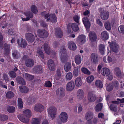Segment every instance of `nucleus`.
<instances>
[{
    "instance_id": "nucleus-3",
    "label": "nucleus",
    "mask_w": 124,
    "mask_h": 124,
    "mask_svg": "<svg viewBox=\"0 0 124 124\" xmlns=\"http://www.w3.org/2000/svg\"><path fill=\"white\" fill-rule=\"evenodd\" d=\"M57 109L56 108L53 107H49L47 109V112L48 115H49L52 119L55 117Z\"/></svg>"
},
{
    "instance_id": "nucleus-13",
    "label": "nucleus",
    "mask_w": 124,
    "mask_h": 124,
    "mask_svg": "<svg viewBox=\"0 0 124 124\" xmlns=\"http://www.w3.org/2000/svg\"><path fill=\"white\" fill-rule=\"evenodd\" d=\"M33 109L35 111L40 112L44 110V107L42 105L37 104L34 106Z\"/></svg>"
},
{
    "instance_id": "nucleus-31",
    "label": "nucleus",
    "mask_w": 124,
    "mask_h": 124,
    "mask_svg": "<svg viewBox=\"0 0 124 124\" xmlns=\"http://www.w3.org/2000/svg\"><path fill=\"white\" fill-rule=\"evenodd\" d=\"M95 85L97 87L99 88H101L103 87L102 82L100 80H97L96 81Z\"/></svg>"
},
{
    "instance_id": "nucleus-2",
    "label": "nucleus",
    "mask_w": 124,
    "mask_h": 124,
    "mask_svg": "<svg viewBox=\"0 0 124 124\" xmlns=\"http://www.w3.org/2000/svg\"><path fill=\"white\" fill-rule=\"evenodd\" d=\"M99 10L100 16L102 20H106L108 19L109 16V13L108 11L104 10L102 8H100Z\"/></svg>"
},
{
    "instance_id": "nucleus-47",
    "label": "nucleus",
    "mask_w": 124,
    "mask_h": 124,
    "mask_svg": "<svg viewBox=\"0 0 124 124\" xmlns=\"http://www.w3.org/2000/svg\"><path fill=\"white\" fill-rule=\"evenodd\" d=\"M7 110L9 113H13L15 110V108L13 106H9L8 107Z\"/></svg>"
},
{
    "instance_id": "nucleus-21",
    "label": "nucleus",
    "mask_w": 124,
    "mask_h": 124,
    "mask_svg": "<svg viewBox=\"0 0 124 124\" xmlns=\"http://www.w3.org/2000/svg\"><path fill=\"white\" fill-rule=\"evenodd\" d=\"M48 65L49 69L50 70H53L54 69L55 66L52 60H50L48 61Z\"/></svg>"
},
{
    "instance_id": "nucleus-5",
    "label": "nucleus",
    "mask_w": 124,
    "mask_h": 124,
    "mask_svg": "<svg viewBox=\"0 0 124 124\" xmlns=\"http://www.w3.org/2000/svg\"><path fill=\"white\" fill-rule=\"evenodd\" d=\"M110 47L112 51L114 52L117 53L119 50V46L113 41H112L110 43Z\"/></svg>"
},
{
    "instance_id": "nucleus-9",
    "label": "nucleus",
    "mask_w": 124,
    "mask_h": 124,
    "mask_svg": "<svg viewBox=\"0 0 124 124\" xmlns=\"http://www.w3.org/2000/svg\"><path fill=\"white\" fill-rule=\"evenodd\" d=\"M90 58L92 62L95 64L98 62L99 58L97 54L95 53H92L90 56Z\"/></svg>"
},
{
    "instance_id": "nucleus-42",
    "label": "nucleus",
    "mask_w": 124,
    "mask_h": 124,
    "mask_svg": "<svg viewBox=\"0 0 124 124\" xmlns=\"http://www.w3.org/2000/svg\"><path fill=\"white\" fill-rule=\"evenodd\" d=\"M81 70L82 72L85 74L89 75L91 74L90 72L86 68H82Z\"/></svg>"
},
{
    "instance_id": "nucleus-41",
    "label": "nucleus",
    "mask_w": 124,
    "mask_h": 124,
    "mask_svg": "<svg viewBox=\"0 0 124 124\" xmlns=\"http://www.w3.org/2000/svg\"><path fill=\"white\" fill-rule=\"evenodd\" d=\"M18 106L19 108H21L23 107V102L22 100L20 98H18Z\"/></svg>"
},
{
    "instance_id": "nucleus-14",
    "label": "nucleus",
    "mask_w": 124,
    "mask_h": 124,
    "mask_svg": "<svg viewBox=\"0 0 124 124\" xmlns=\"http://www.w3.org/2000/svg\"><path fill=\"white\" fill-rule=\"evenodd\" d=\"M88 99L90 102H92L95 101L96 99V97L93 92H90L88 95Z\"/></svg>"
},
{
    "instance_id": "nucleus-43",
    "label": "nucleus",
    "mask_w": 124,
    "mask_h": 124,
    "mask_svg": "<svg viewBox=\"0 0 124 124\" xmlns=\"http://www.w3.org/2000/svg\"><path fill=\"white\" fill-rule=\"evenodd\" d=\"M78 94L79 99H82L83 98L84 95V92L83 90L81 89H79L78 91Z\"/></svg>"
},
{
    "instance_id": "nucleus-57",
    "label": "nucleus",
    "mask_w": 124,
    "mask_h": 124,
    "mask_svg": "<svg viewBox=\"0 0 124 124\" xmlns=\"http://www.w3.org/2000/svg\"><path fill=\"white\" fill-rule=\"evenodd\" d=\"M10 76L12 78H15L16 76V73L13 71H10L9 74Z\"/></svg>"
},
{
    "instance_id": "nucleus-28",
    "label": "nucleus",
    "mask_w": 124,
    "mask_h": 124,
    "mask_svg": "<svg viewBox=\"0 0 124 124\" xmlns=\"http://www.w3.org/2000/svg\"><path fill=\"white\" fill-rule=\"evenodd\" d=\"M19 90L21 92L23 93H26L29 91L28 89L25 86H21L19 87Z\"/></svg>"
},
{
    "instance_id": "nucleus-26",
    "label": "nucleus",
    "mask_w": 124,
    "mask_h": 124,
    "mask_svg": "<svg viewBox=\"0 0 124 124\" xmlns=\"http://www.w3.org/2000/svg\"><path fill=\"white\" fill-rule=\"evenodd\" d=\"M33 70L36 73H40L42 71V67L40 66H35L33 68Z\"/></svg>"
},
{
    "instance_id": "nucleus-4",
    "label": "nucleus",
    "mask_w": 124,
    "mask_h": 124,
    "mask_svg": "<svg viewBox=\"0 0 124 124\" xmlns=\"http://www.w3.org/2000/svg\"><path fill=\"white\" fill-rule=\"evenodd\" d=\"M59 55L61 60L63 61L66 58V50L64 46L61 47L60 50Z\"/></svg>"
},
{
    "instance_id": "nucleus-18",
    "label": "nucleus",
    "mask_w": 124,
    "mask_h": 124,
    "mask_svg": "<svg viewBox=\"0 0 124 124\" xmlns=\"http://www.w3.org/2000/svg\"><path fill=\"white\" fill-rule=\"evenodd\" d=\"M68 46L69 48L71 50H74L77 48V46L76 44L72 41L69 42Z\"/></svg>"
},
{
    "instance_id": "nucleus-32",
    "label": "nucleus",
    "mask_w": 124,
    "mask_h": 124,
    "mask_svg": "<svg viewBox=\"0 0 124 124\" xmlns=\"http://www.w3.org/2000/svg\"><path fill=\"white\" fill-rule=\"evenodd\" d=\"M41 48L38 49L36 55L37 56L43 58H44V55L43 53L41 50Z\"/></svg>"
},
{
    "instance_id": "nucleus-10",
    "label": "nucleus",
    "mask_w": 124,
    "mask_h": 124,
    "mask_svg": "<svg viewBox=\"0 0 124 124\" xmlns=\"http://www.w3.org/2000/svg\"><path fill=\"white\" fill-rule=\"evenodd\" d=\"M75 85L74 82L72 81L68 82L67 84L66 89L68 91H72L74 88Z\"/></svg>"
},
{
    "instance_id": "nucleus-39",
    "label": "nucleus",
    "mask_w": 124,
    "mask_h": 124,
    "mask_svg": "<svg viewBox=\"0 0 124 124\" xmlns=\"http://www.w3.org/2000/svg\"><path fill=\"white\" fill-rule=\"evenodd\" d=\"M31 123L32 124H39L40 120L36 118H33L31 121Z\"/></svg>"
},
{
    "instance_id": "nucleus-62",
    "label": "nucleus",
    "mask_w": 124,
    "mask_h": 124,
    "mask_svg": "<svg viewBox=\"0 0 124 124\" xmlns=\"http://www.w3.org/2000/svg\"><path fill=\"white\" fill-rule=\"evenodd\" d=\"M106 76L107 77V78L110 80H111L113 79V76L110 73L107 76Z\"/></svg>"
},
{
    "instance_id": "nucleus-40",
    "label": "nucleus",
    "mask_w": 124,
    "mask_h": 124,
    "mask_svg": "<svg viewBox=\"0 0 124 124\" xmlns=\"http://www.w3.org/2000/svg\"><path fill=\"white\" fill-rule=\"evenodd\" d=\"M14 96L13 93L11 91L8 92L6 94V97L8 98H10L13 97Z\"/></svg>"
},
{
    "instance_id": "nucleus-58",
    "label": "nucleus",
    "mask_w": 124,
    "mask_h": 124,
    "mask_svg": "<svg viewBox=\"0 0 124 124\" xmlns=\"http://www.w3.org/2000/svg\"><path fill=\"white\" fill-rule=\"evenodd\" d=\"M12 55L14 59H16L19 56L18 54L17 53L16 51L13 52L12 53Z\"/></svg>"
},
{
    "instance_id": "nucleus-56",
    "label": "nucleus",
    "mask_w": 124,
    "mask_h": 124,
    "mask_svg": "<svg viewBox=\"0 0 124 124\" xmlns=\"http://www.w3.org/2000/svg\"><path fill=\"white\" fill-rule=\"evenodd\" d=\"M112 85L113 88L115 87V88L118 87L119 85L118 82L117 81H113L112 83H110Z\"/></svg>"
},
{
    "instance_id": "nucleus-15",
    "label": "nucleus",
    "mask_w": 124,
    "mask_h": 124,
    "mask_svg": "<svg viewBox=\"0 0 124 124\" xmlns=\"http://www.w3.org/2000/svg\"><path fill=\"white\" fill-rule=\"evenodd\" d=\"M89 36L91 41L93 42L96 41L97 39V36L95 33L94 31L90 32Z\"/></svg>"
},
{
    "instance_id": "nucleus-61",
    "label": "nucleus",
    "mask_w": 124,
    "mask_h": 124,
    "mask_svg": "<svg viewBox=\"0 0 124 124\" xmlns=\"http://www.w3.org/2000/svg\"><path fill=\"white\" fill-rule=\"evenodd\" d=\"M45 85L46 87H50L52 86V84L49 81H46L45 82Z\"/></svg>"
},
{
    "instance_id": "nucleus-20",
    "label": "nucleus",
    "mask_w": 124,
    "mask_h": 124,
    "mask_svg": "<svg viewBox=\"0 0 124 124\" xmlns=\"http://www.w3.org/2000/svg\"><path fill=\"white\" fill-rule=\"evenodd\" d=\"M83 21L86 28L88 29L90 28V24L87 17H84L83 19Z\"/></svg>"
},
{
    "instance_id": "nucleus-64",
    "label": "nucleus",
    "mask_w": 124,
    "mask_h": 124,
    "mask_svg": "<svg viewBox=\"0 0 124 124\" xmlns=\"http://www.w3.org/2000/svg\"><path fill=\"white\" fill-rule=\"evenodd\" d=\"M78 109V113H80L83 110L82 107L80 104L79 105Z\"/></svg>"
},
{
    "instance_id": "nucleus-25",
    "label": "nucleus",
    "mask_w": 124,
    "mask_h": 124,
    "mask_svg": "<svg viewBox=\"0 0 124 124\" xmlns=\"http://www.w3.org/2000/svg\"><path fill=\"white\" fill-rule=\"evenodd\" d=\"M102 74L104 76H107L110 73V70L107 68H104L102 70Z\"/></svg>"
},
{
    "instance_id": "nucleus-37",
    "label": "nucleus",
    "mask_w": 124,
    "mask_h": 124,
    "mask_svg": "<svg viewBox=\"0 0 124 124\" xmlns=\"http://www.w3.org/2000/svg\"><path fill=\"white\" fill-rule=\"evenodd\" d=\"M114 71L115 73L117 76H121V70L118 67L115 68L114 69Z\"/></svg>"
},
{
    "instance_id": "nucleus-45",
    "label": "nucleus",
    "mask_w": 124,
    "mask_h": 124,
    "mask_svg": "<svg viewBox=\"0 0 124 124\" xmlns=\"http://www.w3.org/2000/svg\"><path fill=\"white\" fill-rule=\"evenodd\" d=\"M31 10L32 12L34 14H36L38 12L37 8L35 5H33L31 7Z\"/></svg>"
},
{
    "instance_id": "nucleus-52",
    "label": "nucleus",
    "mask_w": 124,
    "mask_h": 124,
    "mask_svg": "<svg viewBox=\"0 0 124 124\" xmlns=\"http://www.w3.org/2000/svg\"><path fill=\"white\" fill-rule=\"evenodd\" d=\"M105 28L108 30H110L111 29L110 24L109 22H106L104 24Z\"/></svg>"
},
{
    "instance_id": "nucleus-33",
    "label": "nucleus",
    "mask_w": 124,
    "mask_h": 124,
    "mask_svg": "<svg viewBox=\"0 0 124 124\" xmlns=\"http://www.w3.org/2000/svg\"><path fill=\"white\" fill-rule=\"evenodd\" d=\"M71 67V64L70 63H66L64 66V70L66 72L69 71L70 70Z\"/></svg>"
},
{
    "instance_id": "nucleus-59",
    "label": "nucleus",
    "mask_w": 124,
    "mask_h": 124,
    "mask_svg": "<svg viewBox=\"0 0 124 124\" xmlns=\"http://www.w3.org/2000/svg\"><path fill=\"white\" fill-rule=\"evenodd\" d=\"M34 101V99L32 97H29L28 99L27 102L29 104H32Z\"/></svg>"
},
{
    "instance_id": "nucleus-29",
    "label": "nucleus",
    "mask_w": 124,
    "mask_h": 124,
    "mask_svg": "<svg viewBox=\"0 0 124 124\" xmlns=\"http://www.w3.org/2000/svg\"><path fill=\"white\" fill-rule=\"evenodd\" d=\"M103 105L102 103H99L97 104L95 107V110L96 111L98 112L101 111Z\"/></svg>"
},
{
    "instance_id": "nucleus-49",
    "label": "nucleus",
    "mask_w": 124,
    "mask_h": 124,
    "mask_svg": "<svg viewBox=\"0 0 124 124\" xmlns=\"http://www.w3.org/2000/svg\"><path fill=\"white\" fill-rule=\"evenodd\" d=\"M56 35L57 37L61 38L62 36V32L61 30H59L56 31Z\"/></svg>"
},
{
    "instance_id": "nucleus-12",
    "label": "nucleus",
    "mask_w": 124,
    "mask_h": 124,
    "mask_svg": "<svg viewBox=\"0 0 124 124\" xmlns=\"http://www.w3.org/2000/svg\"><path fill=\"white\" fill-rule=\"evenodd\" d=\"M25 36L26 40L30 42H33L34 39V37L31 33H27L25 34Z\"/></svg>"
},
{
    "instance_id": "nucleus-35",
    "label": "nucleus",
    "mask_w": 124,
    "mask_h": 124,
    "mask_svg": "<svg viewBox=\"0 0 124 124\" xmlns=\"http://www.w3.org/2000/svg\"><path fill=\"white\" fill-rule=\"evenodd\" d=\"M73 77L72 73L70 72L67 73L65 76V78L67 81L70 80L72 79Z\"/></svg>"
},
{
    "instance_id": "nucleus-7",
    "label": "nucleus",
    "mask_w": 124,
    "mask_h": 124,
    "mask_svg": "<svg viewBox=\"0 0 124 124\" xmlns=\"http://www.w3.org/2000/svg\"><path fill=\"white\" fill-rule=\"evenodd\" d=\"M38 35L40 37H46L48 35V33L44 29L39 30L37 31Z\"/></svg>"
},
{
    "instance_id": "nucleus-24",
    "label": "nucleus",
    "mask_w": 124,
    "mask_h": 124,
    "mask_svg": "<svg viewBox=\"0 0 124 124\" xmlns=\"http://www.w3.org/2000/svg\"><path fill=\"white\" fill-rule=\"evenodd\" d=\"M102 39L104 40H107L109 38L108 34L106 31H103L101 33Z\"/></svg>"
},
{
    "instance_id": "nucleus-44",
    "label": "nucleus",
    "mask_w": 124,
    "mask_h": 124,
    "mask_svg": "<svg viewBox=\"0 0 124 124\" xmlns=\"http://www.w3.org/2000/svg\"><path fill=\"white\" fill-rule=\"evenodd\" d=\"M110 110L114 112H116L117 111V108L116 105L113 104H111L109 107Z\"/></svg>"
},
{
    "instance_id": "nucleus-55",
    "label": "nucleus",
    "mask_w": 124,
    "mask_h": 124,
    "mask_svg": "<svg viewBox=\"0 0 124 124\" xmlns=\"http://www.w3.org/2000/svg\"><path fill=\"white\" fill-rule=\"evenodd\" d=\"M61 73L59 70H58L55 76V78L58 80L61 78Z\"/></svg>"
},
{
    "instance_id": "nucleus-34",
    "label": "nucleus",
    "mask_w": 124,
    "mask_h": 124,
    "mask_svg": "<svg viewBox=\"0 0 124 124\" xmlns=\"http://www.w3.org/2000/svg\"><path fill=\"white\" fill-rule=\"evenodd\" d=\"M44 48L46 53L49 54L50 53L49 47L47 43H45L44 45Z\"/></svg>"
},
{
    "instance_id": "nucleus-6",
    "label": "nucleus",
    "mask_w": 124,
    "mask_h": 124,
    "mask_svg": "<svg viewBox=\"0 0 124 124\" xmlns=\"http://www.w3.org/2000/svg\"><path fill=\"white\" fill-rule=\"evenodd\" d=\"M18 117L21 122L25 123H27L29 121V117L23 114L19 115L18 116Z\"/></svg>"
},
{
    "instance_id": "nucleus-53",
    "label": "nucleus",
    "mask_w": 124,
    "mask_h": 124,
    "mask_svg": "<svg viewBox=\"0 0 124 124\" xmlns=\"http://www.w3.org/2000/svg\"><path fill=\"white\" fill-rule=\"evenodd\" d=\"M72 28L74 31H77L78 30V25L76 23H73L72 25Z\"/></svg>"
},
{
    "instance_id": "nucleus-46",
    "label": "nucleus",
    "mask_w": 124,
    "mask_h": 124,
    "mask_svg": "<svg viewBox=\"0 0 124 124\" xmlns=\"http://www.w3.org/2000/svg\"><path fill=\"white\" fill-rule=\"evenodd\" d=\"M113 88L110 83L106 85V89L108 92L112 91Z\"/></svg>"
},
{
    "instance_id": "nucleus-1",
    "label": "nucleus",
    "mask_w": 124,
    "mask_h": 124,
    "mask_svg": "<svg viewBox=\"0 0 124 124\" xmlns=\"http://www.w3.org/2000/svg\"><path fill=\"white\" fill-rule=\"evenodd\" d=\"M45 14L46 12H44L41 13V14L44 16L46 19H47L46 21H47L52 23H55L57 21V18L55 14Z\"/></svg>"
},
{
    "instance_id": "nucleus-38",
    "label": "nucleus",
    "mask_w": 124,
    "mask_h": 124,
    "mask_svg": "<svg viewBox=\"0 0 124 124\" xmlns=\"http://www.w3.org/2000/svg\"><path fill=\"white\" fill-rule=\"evenodd\" d=\"M104 61L106 63H108L111 62L112 61V58L108 56V57H104L103 58Z\"/></svg>"
},
{
    "instance_id": "nucleus-50",
    "label": "nucleus",
    "mask_w": 124,
    "mask_h": 124,
    "mask_svg": "<svg viewBox=\"0 0 124 124\" xmlns=\"http://www.w3.org/2000/svg\"><path fill=\"white\" fill-rule=\"evenodd\" d=\"M8 119V116L5 115L0 114V120L4 121Z\"/></svg>"
},
{
    "instance_id": "nucleus-22",
    "label": "nucleus",
    "mask_w": 124,
    "mask_h": 124,
    "mask_svg": "<svg viewBox=\"0 0 124 124\" xmlns=\"http://www.w3.org/2000/svg\"><path fill=\"white\" fill-rule=\"evenodd\" d=\"M85 36L83 35H81L79 36L78 40L80 44H82L85 42Z\"/></svg>"
},
{
    "instance_id": "nucleus-11",
    "label": "nucleus",
    "mask_w": 124,
    "mask_h": 124,
    "mask_svg": "<svg viewBox=\"0 0 124 124\" xmlns=\"http://www.w3.org/2000/svg\"><path fill=\"white\" fill-rule=\"evenodd\" d=\"M17 43L18 44L19 46L23 48L26 47L27 45L26 42L25 40L22 38L17 40Z\"/></svg>"
},
{
    "instance_id": "nucleus-16",
    "label": "nucleus",
    "mask_w": 124,
    "mask_h": 124,
    "mask_svg": "<svg viewBox=\"0 0 124 124\" xmlns=\"http://www.w3.org/2000/svg\"><path fill=\"white\" fill-rule=\"evenodd\" d=\"M25 15L27 17L26 18L22 17V20L23 21H27L30 19L32 18L33 16V15L32 13L29 11H27L24 13Z\"/></svg>"
},
{
    "instance_id": "nucleus-30",
    "label": "nucleus",
    "mask_w": 124,
    "mask_h": 124,
    "mask_svg": "<svg viewBox=\"0 0 124 124\" xmlns=\"http://www.w3.org/2000/svg\"><path fill=\"white\" fill-rule=\"evenodd\" d=\"M23 76L24 78L28 80H31L33 78V76L26 73L23 74Z\"/></svg>"
},
{
    "instance_id": "nucleus-27",
    "label": "nucleus",
    "mask_w": 124,
    "mask_h": 124,
    "mask_svg": "<svg viewBox=\"0 0 124 124\" xmlns=\"http://www.w3.org/2000/svg\"><path fill=\"white\" fill-rule=\"evenodd\" d=\"M34 63V61L32 60L29 59L26 60L25 63L27 66L31 67L33 65Z\"/></svg>"
},
{
    "instance_id": "nucleus-63",
    "label": "nucleus",
    "mask_w": 124,
    "mask_h": 124,
    "mask_svg": "<svg viewBox=\"0 0 124 124\" xmlns=\"http://www.w3.org/2000/svg\"><path fill=\"white\" fill-rule=\"evenodd\" d=\"M73 75L74 76L77 77L78 76V69L75 68L73 71Z\"/></svg>"
},
{
    "instance_id": "nucleus-17",
    "label": "nucleus",
    "mask_w": 124,
    "mask_h": 124,
    "mask_svg": "<svg viewBox=\"0 0 124 124\" xmlns=\"http://www.w3.org/2000/svg\"><path fill=\"white\" fill-rule=\"evenodd\" d=\"M56 93L58 96L61 97H63L65 95L64 91L63 88H60L58 89Z\"/></svg>"
},
{
    "instance_id": "nucleus-23",
    "label": "nucleus",
    "mask_w": 124,
    "mask_h": 124,
    "mask_svg": "<svg viewBox=\"0 0 124 124\" xmlns=\"http://www.w3.org/2000/svg\"><path fill=\"white\" fill-rule=\"evenodd\" d=\"M99 52L102 55H103L105 51V46L103 44H100L98 46Z\"/></svg>"
},
{
    "instance_id": "nucleus-48",
    "label": "nucleus",
    "mask_w": 124,
    "mask_h": 124,
    "mask_svg": "<svg viewBox=\"0 0 124 124\" xmlns=\"http://www.w3.org/2000/svg\"><path fill=\"white\" fill-rule=\"evenodd\" d=\"M94 77L92 75L88 77L87 78V81L88 83H90L93 80Z\"/></svg>"
},
{
    "instance_id": "nucleus-19",
    "label": "nucleus",
    "mask_w": 124,
    "mask_h": 124,
    "mask_svg": "<svg viewBox=\"0 0 124 124\" xmlns=\"http://www.w3.org/2000/svg\"><path fill=\"white\" fill-rule=\"evenodd\" d=\"M93 113L91 111H88L86 113L85 115V118L87 121L91 120L93 117Z\"/></svg>"
},
{
    "instance_id": "nucleus-60",
    "label": "nucleus",
    "mask_w": 124,
    "mask_h": 124,
    "mask_svg": "<svg viewBox=\"0 0 124 124\" xmlns=\"http://www.w3.org/2000/svg\"><path fill=\"white\" fill-rule=\"evenodd\" d=\"M18 82L19 83L23 85L25 84V82L23 79L22 78H20L19 80H18Z\"/></svg>"
},
{
    "instance_id": "nucleus-51",
    "label": "nucleus",
    "mask_w": 124,
    "mask_h": 124,
    "mask_svg": "<svg viewBox=\"0 0 124 124\" xmlns=\"http://www.w3.org/2000/svg\"><path fill=\"white\" fill-rule=\"evenodd\" d=\"M119 32L122 34H124V25H121L118 28Z\"/></svg>"
},
{
    "instance_id": "nucleus-36",
    "label": "nucleus",
    "mask_w": 124,
    "mask_h": 124,
    "mask_svg": "<svg viewBox=\"0 0 124 124\" xmlns=\"http://www.w3.org/2000/svg\"><path fill=\"white\" fill-rule=\"evenodd\" d=\"M24 115H25L27 117H30L31 115V111L29 109H27L23 111Z\"/></svg>"
},
{
    "instance_id": "nucleus-8",
    "label": "nucleus",
    "mask_w": 124,
    "mask_h": 124,
    "mask_svg": "<svg viewBox=\"0 0 124 124\" xmlns=\"http://www.w3.org/2000/svg\"><path fill=\"white\" fill-rule=\"evenodd\" d=\"M68 118L67 114L65 112H62L60 115V119L62 122L65 123L66 122Z\"/></svg>"
},
{
    "instance_id": "nucleus-54",
    "label": "nucleus",
    "mask_w": 124,
    "mask_h": 124,
    "mask_svg": "<svg viewBox=\"0 0 124 124\" xmlns=\"http://www.w3.org/2000/svg\"><path fill=\"white\" fill-rule=\"evenodd\" d=\"M4 46L5 47V54H9L10 51L9 49V46H8L7 44H4Z\"/></svg>"
}]
</instances>
